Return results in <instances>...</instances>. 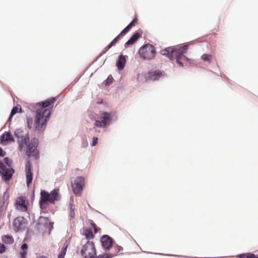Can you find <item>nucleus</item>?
<instances>
[{"mask_svg": "<svg viewBox=\"0 0 258 258\" xmlns=\"http://www.w3.org/2000/svg\"><path fill=\"white\" fill-rule=\"evenodd\" d=\"M55 100V98L52 97L39 102L37 105L38 108L36 111L34 123H33L32 118L27 117V125L29 128L34 127L35 130L38 132H43L45 130L46 123L51 114Z\"/></svg>", "mask_w": 258, "mask_h": 258, "instance_id": "nucleus-1", "label": "nucleus"}, {"mask_svg": "<svg viewBox=\"0 0 258 258\" xmlns=\"http://www.w3.org/2000/svg\"><path fill=\"white\" fill-rule=\"evenodd\" d=\"M19 149L22 151L24 148H26V153L29 157L36 156L38 154L37 147L38 145V140L35 138L31 139L30 143L29 137L28 134L22 137H18Z\"/></svg>", "mask_w": 258, "mask_h": 258, "instance_id": "nucleus-2", "label": "nucleus"}, {"mask_svg": "<svg viewBox=\"0 0 258 258\" xmlns=\"http://www.w3.org/2000/svg\"><path fill=\"white\" fill-rule=\"evenodd\" d=\"M59 199V196L58 189H54L50 193H48L45 190H42L41 191L39 201L40 207L41 209H44L46 208L47 202L54 204L55 202L58 200Z\"/></svg>", "mask_w": 258, "mask_h": 258, "instance_id": "nucleus-3", "label": "nucleus"}, {"mask_svg": "<svg viewBox=\"0 0 258 258\" xmlns=\"http://www.w3.org/2000/svg\"><path fill=\"white\" fill-rule=\"evenodd\" d=\"M139 53L143 59L151 60L155 56L156 50L153 45L147 44L140 49Z\"/></svg>", "mask_w": 258, "mask_h": 258, "instance_id": "nucleus-4", "label": "nucleus"}, {"mask_svg": "<svg viewBox=\"0 0 258 258\" xmlns=\"http://www.w3.org/2000/svg\"><path fill=\"white\" fill-rule=\"evenodd\" d=\"M81 253L84 258H94L96 250L94 242L88 240L83 246Z\"/></svg>", "mask_w": 258, "mask_h": 258, "instance_id": "nucleus-5", "label": "nucleus"}, {"mask_svg": "<svg viewBox=\"0 0 258 258\" xmlns=\"http://www.w3.org/2000/svg\"><path fill=\"white\" fill-rule=\"evenodd\" d=\"M84 185V179L82 177H77L72 183L73 190L76 195H80Z\"/></svg>", "mask_w": 258, "mask_h": 258, "instance_id": "nucleus-6", "label": "nucleus"}, {"mask_svg": "<svg viewBox=\"0 0 258 258\" xmlns=\"http://www.w3.org/2000/svg\"><path fill=\"white\" fill-rule=\"evenodd\" d=\"M101 120H96L95 125L99 127H105L109 124V122L111 120V113L103 112L100 115Z\"/></svg>", "mask_w": 258, "mask_h": 258, "instance_id": "nucleus-7", "label": "nucleus"}, {"mask_svg": "<svg viewBox=\"0 0 258 258\" xmlns=\"http://www.w3.org/2000/svg\"><path fill=\"white\" fill-rule=\"evenodd\" d=\"M102 247L105 250H108L113 246V239L108 235H104L100 239Z\"/></svg>", "mask_w": 258, "mask_h": 258, "instance_id": "nucleus-8", "label": "nucleus"}, {"mask_svg": "<svg viewBox=\"0 0 258 258\" xmlns=\"http://www.w3.org/2000/svg\"><path fill=\"white\" fill-rule=\"evenodd\" d=\"M32 164L29 161L27 162L25 167L26 183L28 186L32 183L33 179V173L32 172Z\"/></svg>", "mask_w": 258, "mask_h": 258, "instance_id": "nucleus-9", "label": "nucleus"}, {"mask_svg": "<svg viewBox=\"0 0 258 258\" xmlns=\"http://www.w3.org/2000/svg\"><path fill=\"white\" fill-rule=\"evenodd\" d=\"M25 224V219L23 217L15 218L13 222L14 230L16 232L19 231L23 228Z\"/></svg>", "mask_w": 258, "mask_h": 258, "instance_id": "nucleus-10", "label": "nucleus"}, {"mask_svg": "<svg viewBox=\"0 0 258 258\" xmlns=\"http://www.w3.org/2000/svg\"><path fill=\"white\" fill-rule=\"evenodd\" d=\"M14 172L13 169H6V166L4 165V168L0 169V174L3 176L5 180H9L11 179Z\"/></svg>", "mask_w": 258, "mask_h": 258, "instance_id": "nucleus-11", "label": "nucleus"}, {"mask_svg": "<svg viewBox=\"0 0 258 258\" xmlns=\"http://www.w3.org/2000/svg\"><path fill=\"white\" fill-rule=\"evenodd\" d=\"M16 205L17 206V209L21 212H26L27 211L26 200L24 197H20L17 198Z\"/></svg>", "mask_w": 258, "mask_h": 258, "instance_id": "nucleus-12", "label": "nucleus"}, {"mask_svg": "<svg viewBox=\"0 0 258 258\" xmlns=\"http://www.w3.org/2000/svg\"><path fill=\"white\" fill-rule=\"evenodd\" d=\"M162 74V73L158 70L151 72L145 75V79L146 80L155 81L159 79Z\"/></svg>", "mask_w": 258, "mask_h": 258, "instance_id": "nucleus-13", "label": "nucleus"}, {"mask_svg": "<svg viewBox=\"0 0 258 258\" xmlns=\"http://www.w3.org/2000/svg\"><path fill=\"white\" fill-rule=\"evenodd\" d=\"M175 57L176 62L178 64L180 67H182L183 64L180 61L181 60H187V57L184 55H182L180 52L178 51L177 49L173 48V57Z\"/></svg>", "mask_w": 258, "mask_h": 258, "instance_id": "nucleus-14", "label": "nucleus"}, {"mask_svg": "<svg viewBox=\"0 0 258 258\" xmlns=\"http://www.w3.org/2000/svg\"><path fill=\"white\" fill-rule=\"evenodd\" d=\"M126 59L124 56L121 55L119 56L118 60L116 62V66L119 70H122L125 66Z\"/></svg>", "mask_w": 258, "mask_h": 258, "instance_id": "nucleus-15", "label": "nucleus"}, {"mask_svg": "<svg viewBox=\"0 0 258 258\" xmlns=\"http://www.w3.org/2000/svg\"><path fill=\"white\" fill-rule=\"evenodd\" d=\"M141 35L139 33H135L131 38L125 43V46L130 45L134 43L137 39L140 37Z\"/></svg>", "mask_w": 258, "mask_h": 258, "instance_id": "nucleus-16", "label": "nucleus"}, {"mask_svg": "<svg viewBox=\"0 0 258 258\" xmlns=\"http://www.w3.org/2000/svg\"><path fill=\"white\" fill-rule=\"evenodd\" d=\"M1 142L3 141H7V142H14V139L12 136V135L9 133H6L5 134L3 135L1 137Z\"/></svg>", "mask_w": 258, "mask_h": 258, "instance_id": "nucleus-17", "label": "nucleus"}, {"mask_svg": "<svg viewBox=\"0 0 258 258\" xmlns=\"http://www.w3.org/2000/svg\"><path fill=\"white\" fill-rule=\"evenodd\" d=\"M122 36V35H120V34L116 36L107 46L105 47L104 49L102 54L105 53L107 52L112 46L114 45L118 41L119 38Z\"/></svg>", "mask_w": 258, "mask_h": 258, "instance_id": "nucleus-18", "label": "nucleus"}, {"mask_svg": "<svg viewBox=\"0 0 258 258\" xmlns=\"http://www.w3.org/2000/svg\"><path fill=\"white\" fill-rule=\"evenodd\" d=\"M173 48H168L161 51V53L163 55H166L169 58L173 57Z\"/></svg>", "mask_w": 258, "mask_h": 258, "instance_id": "nucleus-19", "label": "nucleus"}, {"mask_svg": "<svg viewBox=\"0 0 258 258\" xmlns=\"http://www.w3.org/2000/svg\"><path fill=\"white\" fill-rule=\"evenodd\" d=\"M21 106L20 105H18L16 106L13 108L8 121H11L12 117L17 112H19L21 111Z\"/></svg>", "mask_w": 258, "mask_h": 258, "instance_id": "nucleus-20", "label": "nucleus"}, {"mask_svg": "<svg viewBox=\"0 0 258 258\" xmlns=\"http://www.w3.org/2000/svg\"><path fill=\"white\" fill-rule=\"evenodd\" d=\"M84 235L88 240L92 239L94 238V234L91 228L85 229Z\"/></svg>", "mask_w": 258, "mask_h": 258, "instance_id": "nucleus-21", "label": "nucleus"}, {"mask_svg": "<svg viewBox=\"0 0 258 258\" xmlns=\"http://www.w3.org/2000/svg\"><path fill=\"white\" fill-rule=\"evenodd\" d=\"M68 245L69 244L67 242L64 243L63 246L58 255V258H64Z\"/></svg>", "mask_w": 258, "mask_h": 258, "instance_id": "nucleus-22", "label": "nucleus"}, {"mask_svg": "<svg viewBox=\"0 0 258 258\" xmlns=\"http://www.w3.org/2000/svg\"><path fill=\"white\" fill-rule=\"evenodd\" d=\"M201 58L205 62L210 63L212 62L213 56L211 54H204L202 55Z\"/></svg>", "mask_w": 258, "mask_h": 258, "instance_id": "nucleus-23", "label": "nucleus"}, {"mask_svg": "<svg viewBox=\"0 0 258 258\" xmlns=\"http://www.w3.org/2000/svg\"><path fill=\"white\" fill-rule=\"evenodd\" d=\"M70 216L72 218H74L76 216L75 214V206L74 205L73 202L72 203H70Z\"/></svg>", "mask_w": 258, "mask_h": 258, "instance_id": "nucleus-24", "label": "nucleus"}, {"mask_svg": "<svg viewBox=\"0 0 258 258\" xmlns=\"http://www.w3.org/2000/svg\"><path fill=\"white\" fill-rule=\"evenodd\" d=\"M115 256V254H112L111 253H106L103 254H99L94 258H112Z\"/></svg>", "mask_w": 258, "mask_h": 258, "instance_id": "nucleus-25", "label": "nucleus"}, {"mask_svg": "<svg viewBox=\"0 0 258 258\" xmlns=\"http://www.w3.org/2000/svg\"><path fill=\"white\" fill-rule=\"evenodd\" d=\"M187 49V46H183L177 49L178 51L180 52L182 55L186 53Z\"/></svg>", "mask_w": 258, "mask_h": 258, "instance_id": "nucleus-26", "label": "nucleus"}, {"mask_svg": "<svg viewBox=\"0 0 258 258\" xmlns=\"http://www.w3.org/2000/svg\"><path fill=\"white\" fill-rule=\"evenodd\" d=\"M113 80L112 77L111 75L109 76L107 79L105 81V85L109 86L112 83Z\"/></svg>", "mask_w": 258, "mask_h": 258, "instance_id": "nucleus-27", "label": "nucleus"}, {"mask_svg": "<svg viewBox=\"0 0 258 258\" xmlns=\"http://www.w3.org/2000/svg\"><path fill=\"white\" fill-rule=\"evenodd\" d=\"M114 249L115 250V252L112 253L115 254V255H116L121 250H122V247L120 246L116 245L114 246Z\"/></svg>", "mask_w": 258, "mask_h": 258, "instance_id": "nucleus-28", "label": "nucleus"}, {"mask_svg": "<svg viewBox=\"0 0 258 258\" xmlns=\"http://www.w3.org/2000/svg\"><path fill=\"white\" fill-rule=\"evenodd\" d=\"M91 225L93 227L95 233H97L100 230V228L97 227L96 225L93 222V221H91L90 223Z\"/></svg>", "mask_w": 258, "mask_h": 258, "instance_id": "nucleus-29", "label": "nucleus"}, {"mask_svg": "<svg viewBox=\"0 0 258 258\" xmlns=\"http://www.w3.org/2000/svg\"><path fill=\"white\" fill-rule=\"evenodd\" d=\"M131 28L128 25H127L120 33V35H124L127 33Z\"/></svg>", "mask_w": 258, "mask_h": 258, "instance_id": "nucleus-30", "label": "nucleus"}, {"mask_svg": "<svg viewBox=\"0 0 258 258\" xmlns=\"http://www.w3.org/2000/svg\"><path fill=\"white\" fill-rule=\"evenodd\" d=\"M5 154H3V151L2 149L0 147V156H4ZM4 168V164L2 162L0 161V169H2Z\"/></svg>", "mask_w": 258, "mask_h": 258, "instance_id": "nucleus-31", "label": "nucleus"}, {"mask_svg": "<svg viewBox=\"0 0 258 258\" xmlns=\"http://www.w3.org/2000/svg\"><path fill=\"white\" fill-rule=\"evenodd\" d=\"M6 250V247L4 244L0 243V254L4 253Z\"/></svg>", "mask_w": 258, "mask_h": 258, "instance_id": "nucleus-32", "label": "nucleus"}, {"mask_svg": "<svg viewBox=\"0 0 258 258\" xmlns=\"http://www.w3.org/2000/svg\"><path fill=\"white\" fill-rule=\"evenodd\" d=\"M98 142V138L94 137L92 139V146H95Z\"/></svg>", "mask_w": 258, "mask_h": 258, "instance_id": "nucleus-33", "label": "nucleus"}, {"mask_svg": "<svg viewBox=\"0 0 258 258\" xmlns=\"http://www.w3.org/2000/svg\"><path fill=\"white\" fill-rule=\"evenodd\" d=\"M5 238L8 239L9 243H12L14 240L12 236H5Z\"/></svg>", "mask_w": 258, "mask_h": 258, "instance_id": "nucleus-34", "label": "nucleus"}, {"mask_svg": "<svg viewBox=\"0 0 258 258\" xmlns=\"http://www.w3.org/2000/svg\"><path fill=\"white\" fill-rule=\"evenodd\" d=\"M4 161L5 162V163L6 164H7L8 166H10L11 164V161H10V160L7 157H6L5 159H4Z\"/></svg>", "mask_w": 258, "mask_h": 258, "instance_id": "nucleus-35", "label": "nucleus"}, {"mask_svg": "<svg viewBox=\"0 0 258 258\" xmlns=\"http://www.w3.org/2000/svg\"><path fill=\"white\" fill-rule=\"evenodd\" d=\"M236 258H248L247 253L240 254L238 255Z\"/></svg>", "mask_w": 258, "mask_h": 258, "instance_id": "nucleus-36", "label": "nucleus"}, {"mask_svg": "<svg viewBox=\"0 0 258 258\" xmlns=\"http://www.w3.org/2000/svg\"><path fill=\"white\" fill-rule=\"evenodd\" d=\"M248 258H258L254 254L248 253H247Z\"/></svg>", "mask_w": 258, "mask_h": 258, "instance_id": "nucleus-37", "label": "nucleus"}, {"mask_svg": "<svg viewBox=\"0 0 258 258\" xmlns=\"http://www.w3.org/2000/svg\"><path fill=\"white\" fill-rule=\"evenodd\" d=\"M22 248L23 249H27V245L25 243V244H23L22 245Z\"/></svg>", "mask_w": 258, "mask_h": 258, "instance_id": "nucleus-38", "label": "nucleus"}, {"mask_svg": "<svg viewBox=\"0 0 258 258\" xmlns=\"http://www.w3.org/2000/svg\"><path fill=\"white\" fill-rule=\"evenodd\" d=\"M135 23H134V22L132 21L128 25L132 28L133 26L135 25Z\"/></svg>", "mask_w": 258, "mask_h": 258, "instance_id": "nucleus-39", "label": "nucleus"}, {"mask_svg": "<svg viewBox=\"0 0 258 258\" xmlns=\"http://www.w3.org/2000/svg\"><path fill=\"white\" fill-rule=\"evenodd\" d=\"M137 21V17H135L134 19L132 21V22H134V23H136Z\"/></svg>", "mask_w": 258, "mask_h": 258, "instance_id": "nucleus-40", "label": "nucleus"}, {"mask_svg": "<svg viewBox=\"0 0 258 258\" xmlns=\"http://www.w3.org/2000/svg\"><path fill=\"white\" fill-rule=\"evenodd\" d=\"M37 258H47V257L46 256H45L42 255V256H39Z\"/></svg>", "mask_w": 258, "mask_h": 258, "instance_id": "nucleus-41", "label": "nucleus"}, {"mask_svg": "<svg viewBox=\"0 0 258 258\" xmlns=\"http://www.w3.org/2000/svg\"><path fill=\"white\" fill-rule=\"evenodd\" d=\"M42 218V216H41V217L40 218V219H41Z\"/></svg>", "mask_w": 258, "mask_h": 258, "instance_id": "nucleus-42", "label": "nucleus"}, {"mask_svg": "<svg viewBox=\"0 0 258 258\" xmlns=\"http://www.w3.org/2000/svg\"><path fill=\"white\" fill-rule=\"evenodd\" d=\"M42 218V216H41V217L40 218V219H41Z\"/></svg>", "mask_w": 258, "mask_h": 258, "instance_id": "nucleus-43", "label": "nucleus"}, {"mask_svg": "<svg viewBox=\"0 0 258 258\" xmlns=\"http://www.w3.org/2000/svg\"><path fill=\"white\" fill-rule=\"evenodd\" d=\"M42 218V216H41V217L40 218V219H41Z\"/></svg>", "mask_w": 258, "mask_h": 258, "instance_id": "nucleus-44", "label": "nucleus"}]
</instances>
